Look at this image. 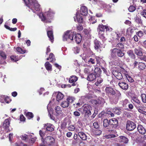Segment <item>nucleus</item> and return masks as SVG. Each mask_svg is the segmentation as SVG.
Instances as JSON below:
<instances>
[{
    "label": "nucleus",
    "instance_id": "obj_31",
    "mask_svg": "<svg viewBox=\"0 0 146 146\" xmlns=\"http://www.w3.org/2000/svg\"><path fill=\"white\" fill-rule=\"evenodd\" d=\"M31 137V135L30 134L28 135L24 134L21 137V138L22 140H25L26 141H28L29 139H30Z\"/></svg>",
    "mask_w": 146,
    "mask_h": 146
},
{
    "label": "nucleus",
    "instance_id": "obj_47",
    "mask_svg": "<svg viewBox=\"0 0 146 146\" xmlns=\"http://www.w3.org/2000/svg\"><path fill=\"white\" fill-rule=\"evenodd\" d=\"M117 54L118 56L120 57H122L123 56L124 54V53L122 51L119 49H118L117 50Z\"/></svg>",
    "mask_w": 146,
    "mask_h": 146
},
{
    "label": "nucleus",
    "instance_id": "obj_60",
    "mask_svg": "<svg viewBox=\"0 0 146 146\" xmlns=\"http://www.w3.org/2000/svg\"><path fill=\"white\" fill-rule=\"evenodd\" d=\"M15 146H27L25 144H24L22 143L19 142L15 143Z\"/></svg>",
    "mask_w": 146,
    "mask_h": 146
},
{
    "label": "nucleus",
    "instance_id": "obj_16",
    "mask_svg": "<svg viewBox=\"0 0 146 146\" xmlns=\"http://www.w3.org/2000/svg\"><path fill=\"white\" fill-rule=\"evenodd\" d=\"M78 80V78L75 76H71L69 78V82L70 83H73L72 86H74L76 85V84L74 83Z\"/></svg>",
    "mask_w": 146,
    "mask_h": 146
},
{
    "label": "nucleus",
    "instance_id": "obj_44",
    "mask_svg": "<svg viewBox=\"0 0 146 146\" xmlns=\"http://www.w3.org/2000/svg\"><path fill=\"white\" fill-rule=\"evenodd\" d=\"M49 58L51 60L50 62H52L55 61V59L52 53H51L49 55Z\"/></svg>",
    "mask_w": 146,
    "mask_h": 146
},
{
    "label": "nucleus",
    "instance_id": "obj_24",
    "mask_svg": "<svg viewBox=\"0 0 146 146\" xmlns=\"http://www.w3.org/2000/svg\"><path fill=\"white\" fill-rule=\"evenodd\" d=\"M74 38L76 43L77 44L80 43L82 40V36L79 34L76 35Z\"/></svg>",
    "mask_w": 146,
    "mask_h": 146
},
{
    "label": "nucleus",
    "instance_id": "obj_1",
    "mask_svg": "<svg viewBox=\"0 0 146 146\" xmlns=\"http://www.w3.org/2000/svg\"><path fill=\"white\" fill-rule=\"evenodd\" d=\"M26 5L29 8L30 12L38 14L40 9V5L36 0H23Z\"/></svg>",
    "mask_w": 146,
    "mask_h": 146
},
{
    "label": "nucleus",
    "instance_id": "obj_7",
    "mask_svg": "<svg viewBox=\"0 0 146 146\" xmlns=\"http://www.w3.org/2000/svg\"><path fill=\"white\" fill-rule=\"evenodd\" d=\"M135 124L132 121H127L126 124V127L128 131H132L136 127Z\"/></svg>",
    "mask_w": 146,
    "mask_h": 146
},
{
    "label": "nucleus",
    "instance_id": "obj_63",
    "mask_svg": "<svg viewBox=\"0 0 146 146\" xmlns=\"http://www.w3.org/2000/svg\"><path fill=\"white\" fill-rule=\"evenodd\" d=\"M122 73L123 77L125 76L126 78L129 75L127 74V72L125 71V70L122 72Z\"/></svg>",
    "mask_w": 146,
    "mask_h": 146
},
{
    "label": "nucleus",
    "instance_id": "obj_3",
    "mask_svg": "<svg viewBox=\"0 0 146 146\" xmlns=\"http://www.w3.org/2000/svg\"><path fill=\"white\" fill-rule=\"evenodd\" d=\"M75 35V32L70 33V31H68L65 33L63 36V41H68L69 40H73L74 36Z\"/></svg>",
    "mask_w": 146,
    "mask_h": 146
},
{
    "label": "nucleus",
    "instance_id": "obj_14",
    "mask_svg": "<svg viewBox=\"0 0 146 146\" xmlns=\"http://www.w3.org/2000/svg\"><path fill=\"white\" fill-rule=\"evenodd\" d=\"M0 56L2 59L0 60V64L5 63L4 60L6 58L7 55L5 53L2 51H0Z\"/></svg>",
    "mask_w": 146,
    "mask_h": 146
},
{
    "label": "nucleus",
    "instance_id": "obj_15",
    "mask_svg": "<svg viewBox=\"0 0 146 146\" xmlns=\"http://www.w3.org/2000/svg\"><path fill=\"white\" fill-rule=\"evenodd\" d=\"M105 92L108 95H113L115 94V90L112 88L110 87H106Z\"/></svg>",
    "mask_w": 146,
    "mask_h": 146
},
{
    "label": "nucleus",
    "instance_id": "obj_26",
    "mask_svg": "<svg viewBox=\"0 0 146 146\" xmlns=\"http://www.w3.org/2000/svg\"><path fill=\"white\" fill-rule=\"evenodd\" d=\"M118 121L117 119L113 118L110 120V125L115 126L116 127L117 125Z\"/></svg>",
    "mask_w": 146,
    "mask_h": 146
},
{
    "label": "nucleus",
    "instance_id": "obj_40",
    "mask_svg": "<svg viewBox=\"0 0 146 146\" xmlns=\"http://www.w3.org/2000/svg\"><path fill=\"white\" fill-rule=\"evenodd\" d=\"M142 101L144 103H146V95L145 94H143L141 95Z\"/></svg>",
    "mask_w": 146,
    "mask_h": 146
},
{
    "label": "nucleus",
    "instance_id": "obj_8",
    "mask_svg": "<svg viewBox=\"0 0 146 146\" xmlns=\"http://www.w3.org/2000/svg\"><path fill=\"white\" fill-rule=\"evenodd\" d=\"M43 128H42V129H46V131H52L54 130V126L51 124L47 123L44 125Z\"/></svg>",
    "mask_w": 146,
    "mask_h": 146
},
{
    "label": "nucleus",
    "instance_id": "obj_46",
    "mask_svg": "<svg viewBox=\"0 0 146 146\" xmlns=\"http://www.w3.org/2000/svg\"><path fill=\"white\" fill-rule=\"evenodd\" d=\"M27 117L29 119H30L33 117V113L30 112H28L26 114Z\"/></svg>",
    "mask_w": 146,
    "mask_h": 146
},
{
    "label": "nucleus",
    "instance_id": "obj_57",
    "mask_svg": "<svg viewBox=\"0 0 146 146\" xmlns=\"http://www.w3.org/2000/svg\"><path fill=\"white\" fill-rule=\"evenodd\" d=\"M141 14L143 17L146 18V10L144 9L143 11L141 13Z\"/></svg>",
    "mask_w": 146,
    "mask_h": 146
},
{
    "label": "nucleus",
    "instance_id": "obj_25",
    "mask_svg": "<svg viewBox=\"0 0 146 146\" xmlns=\"http://www.w3.org/2000/svg\"><path fill=\"white\" fill-rule=\"evenodd\" d=\"M135 53L138 56H141L142 55V49L140 47L135 48L134 50Z\"/></svg>",
    "mask_w": 146,
    "mask_h": 146
},
{
    "label": "nucleus",
    "instance_id": "obj_32",
    "mask_svg": "<svg viewBox=\"0 0 146 146\" xmlns=\"http://www.w3.org/2000/svg\"><path fill=\"white\" fill-rule=\"evenodd\" d=\"M72 50L74 54H77L79 53L80 48L78 46H76L73 48Z\"/></svg>",
    "mask_w": 146,
    "mask_h": 146
},
{
    "label": "nucleus",
    "instance_id": "obj_61",
    "mask_svg": "<svg viewBox=\"0 0 146 146\" xmlns=\"http://www.w3.org/2000/svg\"><path fill=\"white\" fill-rule=\"evenodd\" d=\"M142 104L139 105L138 106H137V109L138 111L139 112V109H140L141 110H143V109L144 108V106H141Z\"/></svg>",
    "mask_w": 146,
    "mask_h": 146
},
{
    "label": "nucleus",
    "instance_id": "obj_37",
    "mask_svg": "<svg viewBox=\"0 0 146 146\" xmlns=\"http://www.w3.org/2000/svg\"><path fill=\"white\" fill-rule=\"evenodd\" d=\"M54 110L56 112L58 115H60L62 113V110H61V108L60 106H57L56 107L54 108Z\"/></svg>",
    "mask_w": 146,
    "mask_h": 146
},
{
    "label": "nucleus",
    "instance_id": "obj_19",
    "mask_svg": "<svg viewBox=\"0 0 146 146\" xmlns=\"http://www.w3.org/2000/svg\"><path fill=\"white\" fill-rule=\"evenodd\" d=\"M80 14L82 15L86 16L88 14V9L87 8L84 6L81 7L80 10Z\"/></svg>",
    "mask_w": 146,
    "mask_h": 146
},
{
    "label": "nucleus",
    "instance_id": "obj_62",
    "mask_svg": "<svg viewBox=\"0 0 146 146\" xmlns=\"http://www.w3.org/2000/svg\"><path fill=\"white\" fill-rule=\"evenodd\" d=\"M128 82H132L134 81L133 80L132 78L129 75L126 78Z\"/></svg>",
    "mask_w": 146,
    "mask_h": 146
},
{
    "label": "nucleus",
    "instance_id": "obj_50",
    "mask_svg": "<svg viewBox=\"0 0 146 146\" xmlns=\"http://www.w3.org/2000/svg\"><path fill=\"white\" fill-rule=\"evenodd\" d=\"M16 50L17 52L21 54H24L25 52V50L22 49L20 47H17L16 49Z\"/></svg>",
    "mask_w": 146,
    "mask_h": 146
},
{
    "label": "nucleus",
    "instance_id": "obj_12",
    "mask_svg": "<svg viewBox=\"0 0 146 146\" xmlns=\"http://www.w3.org/2000/svg\"><path fill=\"white\" fill-rule=\"evenodd\" d=\"M94 42L95 48L96 50L105 47V45L104 44L101 45L100 42L96 40H94Z\"/></svg>",
    "mask_w": 146,
    "mask_h": 146
},
{
    "label": "nucleus",
    "instance_id": "obj_2",
    "mask_svg": "<svg viewBox=\"0 0 146 146\" xmlns=\"http://www.w3.org/2000/svg\"><path fill=\"white\" fill-rule=\"evenodd\" d=\"M54 12L52 10L49 9L48 11L45 12L43 15L42 13H40L38 15L42 21H45L46 22L50 23L51 20L54 17Z\"/></svg>",
    "mask_w": 146,
    "mask_h": 146
},
{
    "label": "nucleus",
    "instance_id": "obj_27",
    "mask_svg": "<svg viewBox=\"0 0 146 146\" xmlns=\"http://www.w3.org/2000/svg\"><path fill=\"white\" fill-rule=\"evenodd\" d=\"M96 78V75L93 73H91L87 77V80L90 81H93Z\"/></svg>",
    "mask_w": 146,
    "mask_h": 146
},
{
    "label": "nucleus",
    "instance_id": "obj_41",
    "mask_svg": "<svg viewBox=\"0 0 146 146\" xmlns=\"http://www.w3.org/2000/svg\"><path fill=\"white\" fill-rule=\"evenodd\" d=\"M75 99L74 97L72 96H69L66 99L67 101L71 103L75 100Z\"/></svg>",
    "mask_w": 146,
    "mask_h": 146
},
{
    "label": "nucleus",
    "instance_id": "obj_56",
    "mask_svg": "<svg viewBox=\"0 0 146 146\" xmlns=\"http://www.w3.org/2000/svg\"><path fill=\"white\" fill-rule=\"evenodd\" d=\"M116 46L120 48L123 49L124 48L123 45L121 43H119L116 45Z\"/></svg>",
    "mask_w": 146,
    "mask_h": 146
},
{
    "label": "nucleus",
    "instance_id": "obj_54",
    "mask_svg": "<svg viewBox=\"0 0 146 146\" xmlns=\"http://www.w3.org/2000/svg\"><path fill=\"white\" fill-rule=\"evenodd\" d=\"M5 102L7 103H9L11 101V100L9 98L8 96H5V99H4Z\"/></svg>",
    "mask_w": 146,
    "mask_h": 146
},
{
    "label": "nucleus",
    "instance_id": "obj_30",
    "mask_svg": "<svg viewBox=\"0 0 146 146\" xmlns=\"http://www.w3.org/2000/svg\"><path fill=\"white\" fill-rule=\"evenodd\" d=\"M119 142H123L124 143H127L128 141L127 138L124 136H120L119 139Z\"/></svg>",
    "mask_w": 146,
    "mask_h": 146
},
{
    "label": "nucleus",
    "instance_id": "obj_6",
    "mask_svg": "<svg viewBox=\"0 0 146 146\" xmlns=\"http://www.w3.org/2000/svg\"><path fill=\"white\" fill-rule=\"evenodd\" d=\"M82 15L79 12H77L76 16L74 17V21H77L80 23H82L84 20Z\"/></svg>",
    "mask_w": 146,
    "mask_h": 146
},
{
    "label": "nucleus",
    "instance_id": "obj_39",
    "mask_svg": "<svg viewBox=\"0 0 146 146\" xmlns=\"http://www.w3.org/2000/svg\"><path fill=\"white\" fill-rule=\"evenodd\" d=\"M110 125V120L108 121L107 119H105L103 121V126L104 127H107Z\"/></svg>",
    "mask_w": 146,
    "mask_h": 146
},
{
    "label": "nucleus",
    "instance_id": "obj_33",
    "mask_svg": "<svg viewBox=\"0 0 146 146\" xmlns=\"http://www.w3.org/2000/svg\"><path fill=\"white\" fill-rule=\"evenodd\" d=\"M127 53L128 56L131 58L132 59H135V55L133 53V51L132 50H129L127 52Z\"/></svg>",
    "mask_w": 146,
    "mask_h": 146
},
{
    "label": "nucleus",
    "instance_id": "obj_4",
    "mask_svg": "<svg viewBox=\"0 0 146 146\" xmlns=\"http://www.w3.org/2000/svg\"><path fill=\"white\" fill-rule=\"evenodd\" d=\"M82 109L85 113V117L86 118L88 117L91 115L92 108L90 105L85 104L82 107Z\"/></svg>",
    "mask_w": 146,
    "mask_h": 146
},
{
    "label": "nucleus",
    "instance_id": "obj_29",
    "mask_svg": "<svg viewBox=\"0 0 146 146\" xmlns=\"http://www.w3.org/2000/svg\"><path fill=\"white\" fill-rule=\"evenodd\" d=\"M64 97L63 94L61 92H58L56 96V100L58 101L62 99Z\"/></svg>",
    "mask_w": 146,
    "mask_h": 146
},
{
    "label": "nucleus",
    "instance_id": "obj_64",
    "mask_svg": "<svg viewBox=\"0 0 146 146\" xmlns=\"http://www.w3.org/2000/svg\"><path fill=\"white\" fill-rule=\"evenodd\" d=\"M94 19V18L92 17L91 16L90 17V18L89 19V20L90 21V23H92V24H94L96 22V20H95L94 21H92L93 19Z\"/></svg>",
    "mask_w": 146,
    "mask_h": 146
},
{
    "label": "nucleus",
    "instance_id": "obj_42",
    "mask_svg": "<svg viewBox=\"0 0 146 146\" xmlns=\"http://www.w3.org/2000/svg\"><path fill=\"white\" fill-rule=\"evenodd\" d=\"M102 131L99 129H96L93 132V134L95 135H100L102 133Z\"/></svg>",
    "mask_w": 146,
    "mask_h": 146
},
{
    "label": "nucleus",
    "instance_id": "obj_53",
    "mask_svg": "<svg viewBox=\"0 0 146 146\" xmlns=\"http://www.w3.org/2000/svg\"><path fill=\"white\" fill-rule=\"evenodd\" d=\"M136 9L135 6L131 5L128 8V10L129 11L133 12Z\"/></svg>",
    "mask_w": 146,
    "mask_h": 146
},
{
    "label": "nucleus",
    "instance_id": "obj_52",
    "mask_svg": "<svg viewBox=\"0 0 146 146\" xmlns=\"http://www.w3.org/2000/svg\"><path fill=\"white\" fill-rule=\"evenodd\" d=\"M103 79L100 77H98V79L97 81L96 82L95 84L96 86H98L99 84L101 83Z\"/></svg>",
    "mask_w": 146,
    "mask_h": 146
},
{
    "label": "nucleus",
    "instance_id": "obj_28",
    "mask_svg": "<svg viewBox=\"0 0 146 146\" xmlns=\"http://www.w3.org/2000/svg\"><path fill=\"white\" fill-rule=\"evenodd\" d=\"M44 65L47 71H51L52 70V65L49 62H46L45 63Z\"/></svg>",
    "mask_w": 146,
    "mask_h": 146
},
{
    "label": "nucleus",
    "instance_id": "obj_13",
    "mask_svg": "<svg viewBox=\"0 0 146 146\" xmlns=\"http://www.w3.org/2000/svg\"><path fill=\"white\" fill-rule=\"evenodd\" d=\"M105 29H106V31H111L112 30L111 28L108 27V26L100 25L99 26L98 28V31H104Z\"/></svg>",
    "mask_w": 146,
    "mask_h": 146
},
{
    "label": "nucleus",
    "instance_id": "obj_43",
    "mask_svg": "<svg viewBox=\"0 0 146 146\" xmlns=\"http://www.w3.org/2000/svg\"><path fill=\"white\" fill-rule=\"evenodd\" d=\"M80 56L82 57V59L84 60L85 62H87L88 61L87 58L88 57L85 54H83L81 55Z\"/></svg>",
    "mask_w": 146,
    "mask_h": 146
},
{
    "label": "nucleus",
    "instance_id": "obj_18",
    "mask_svg": "<svg viewBox=\"0 0 146 146\" xmlns=\"http://www.w3.org/2000/svg\"><path fill=\"white\" fill-rule=\"evenodd\" d=\"M118 85L121 89L125 90H127L128 88V85L125 82H119L118 83Z\"/></svg>",
    "mask_w": 146,
    "mask_h": 146
},
{
    "label": "nucleus",
    "instance_id": "obj_45",
    "mask_svg": "<svg viewBox=\"0 0 146 146\" xmlns=\"http://www.w3.org/2000/svg\"><path fill=\"white\" fill-rule=\"evenodd\" d=\"M145 65L144 63L139 62V68L140 70H143L145 68Z\"/></svg>",
    "mask_w": 146,
    "mask_h": 146
},
{
    "label": "nucleus",
    "instance_id": "obj_59",
    "mask_svg": "<svg viewBox=\"0 0 146 146\" xmlns=\"http://www.w3.org/2000/svg\"><path fill=\"white\" fill-rule=\"evenodd\" d=\"M5 96L4 95H1L0 98V102L1 103H4L5 102Z\"/></svg>",
    "mask_w": 146,
    "mask_h": 146
},
{
    "label": "nucleus",
    "instance_id": "obj_5",
    "mask_svg": "<svg viewBox=\"0 0 146 146\" xmlns=\"http://www.w3.org/2000/svg\"><path fill=\"white\" fill-rule=\"evenodd\" d=\"M54 141V139L53 137L51 136H48L45 138L44 140H43L42 143L40 145V146H46L44 145L45 143L50 145L51 143H53Z\"/></svg>",
    "mask_w": 146,
    "mask_h": 146
},
{
    "label": "nucleus",
    "instance_id": "obj_21",
    "mask_svg": "<svg viewBox=\"0 0 146 146\" xmlns=\"http://www.w3.org/2000/svg\"><path fill=\"white\" fill-rule=\"evenodd\" d=\"M11 120L9 119H5L4 121L3 126L4 128L7 129L9 126Z\"/></svg>",
    "mask_w": 146,
    "mask_h": 146
},
{
    "label": "nucleus",
    "instance_id": "obj_17",
    "mask_svg": "<svg viewBox=\"0 0 146 146\" xmlns=\"http://www.w3.org/2000/svg\"><path fill=\"white\" fill-rule=\"evenodd\" d=\"M104 101V99L102 98L101 100H92L90 101V102L91 104L94 105H96L97 106H98L100 104L102 103V102Z\"/></svg>",
    "mask_w": 146,
    "mask_h": 146
},
{
    "label": "nucleus",
    "instance_id": "obj_58",
    "mask_svg": "<svg viewBox=\"0 0 146 146\" xmlns=\"http://www.w3.org/2000/svg\"><path fill=\"white\" fill-rule=\"evenodd\" d=\"M98 113V110L96 109L94 110V113L92 115L91 117H92L93 118H94Z\"/></svg>",
    "mask_w": 146,
    "mask_h": 146
},
{
    "label": "nucleus",
    "instance_id": "obj_10",
    "mask_svg": "<svg viewBox=\"0 0 146 146\" xmlns=\"http://www.w3.org/2000/svg\"><path fill=\"white\" fill-rule=\"evenodd\" d=\"M112 74L117 79L119 80L123 78L122 73L116 70L112 71Z\"/></svg>",
    "mask_w": 146,
    "mask_h": 146
},
{
    "label": "nucleus",
    "instance_id": "obj_9",
    "mask_svg": "<svg viewBox=\"0 0 146 146\" xmlns=\"http://www.w3.org/2000/svg\"><path fill=\"white\" fill-rule=\"evenodd\" d=\"M121 95V94L119 92H117L115 95L111 99L110 101L111 103L116 104L120 97Z\"/></svg>",
    "mask_w": 146,
    "mask_h": 146
},
{
    "label": "nucleus",
    "instance_id": "obj_23",
    "mask_svg": "<svg viewBox=\"0 0 146 146\" xmlns=\"http://www.w3.org/2000/svg\"><path fill=\"white\" fill-rule=\"evenodd\" d=\"M137 129L139 132L142 134H144L146 132V130L144 127L141 125H139L137 127Z\"/></svg>",
    "mask_w": 146,
    "mask_h": 146
},
{
    "label": "nucleus",
    "instance_id": "obj_11",
    "mask_svg": "<svg viewBox=\"0 0 146 146\" xmlns=\"http://www.w3.org/2000/svg\"><path fill=\"white\" fill-rule=\"evenodd\" d=\"M52 29V27H49V29H47V34L50 40L52 42L53 41L54 37Z\"/></svg>",
    "mask_w": 146,
    "mask_h": 146
},
{
    "label": "nucleus",
    "instance_id": "obj_55",
    "mask_svg": "<svg viewBox=\"0 0 146 146\" xmlns=\"http://www.w3.org/2000/svg\"><path fill=\"white\" fill-rule=\"evenodd\" d=\"M36 138L32 137V136L31 135V137L30 138V139H29L28 141H29L31 143H33L35 141Z\"/></svg>",
    "mask_w": 146,
    "mask_h": 146
},
{
    "label": "nucleus",
    "instance_id": "obj_36",
    "mask_svg": "<svg viewBox=\"0 0 146 146\" xmlns=\"http://www.w3.org/2000/svg\"><path fill=\"white\" fill-rule=\"evenodd\" d=\"M61 105L62 107L65 108L68 107L69 105V104L66 100L62 102L61 103Z\"/></svg>",
    "mask_w": 146,
    "mask_h": 146
},
{
    "label": "nucleus",
    "instance_id": "obj_51",
    "mask_svg": "<svg viewBox=\"0 0 146 146\" xmlns=\"http://www.w3.org/2000/svg\"><path fill=\"white\" fill-rule=\"evenodd\" d=\"M94 71L96 74L99 75L101 72V69L99 68H96Z\"/></svg>",
    "mask_w": 146,
    "mask_h": 146
},
{
    "label": "nucleus",
    "instance_id": "obj_22",
    "mask_svg": "<svg viewBox=\"0 0 146 146\" xmlns=\"http://www.w3.org/2000/svg\"><path fill=\"white\" fill-rule=\"evenodd\" d=\"M78 134L80 138L83 140H86L87 139L86 134L82 131L79 132Z\"/></svg>",
    "mask_w": 146,
    "mask_h": 146
},
{
    "label": "nucleus",
    "instance_id": "obj_48",
    "mask_svg": "<svg viewBox=\"0 0 146 146\" xmlns=\"http://www.w3.org/2000/svg\"><path fill=\"white\" fill-rule=\"evenodd\" d=\"M132 100L134 102H135L138 105L142 104L141 103L140 101L136 98H133Z\"/></svg>",
    "mask_w": 146,
    "mask_h": 146
},
{
    "label": "nucleus",
    "instance_id": "obj_38",
    "mask_svg": "<svg viewBox=\"0 0 146 146\" xmlns=\"http://www.w3.org/2000/svg\"><path fill=\"white\" fill-rule=\"evenodd\" d=\"M46 132H43L42 130H40L39 131V134L40 137H41V141H43L44 140L43 137H44L45 135Z\"/></svg>",
    "mask_w": 146,
    "mask_h": 146
},
{
    "label": "nucleus",
    "instance_id": "obj_34",
    "mask_svg": "<svg viewBox=\"0 0 146 146\" xmlns=\"http://www.w3.org/2000/svg\"><path fill=\"white\" fill-rule=\"evenodd\" d=\"M117 50H118V49L116 48H114L111 50V56L113 58H115L116 56Z\"/></svg>",
    "mask_w": 146,
    "mask_h": 146
},
{
    "label": "nucleus",
    "instance_id": "obj_49",
    "mask_svg": "<svg viewBox=\"0 0 146 146\" xmlns=\"http://www.w3.org/2000/svg\"><path fill=\"white\" fill-rule=\"evenodd\" d=\"M11 58L12 60L14 62L17 61L19 59L18 58V57L13 55L11 56Z\"/></svg>",
    "mask_w": 146,
    "mask_h": 146
},
{
    "label": "nucleus",
    "instance_id": "obj_35",
    "mask_svg": "<svg viewBox=\"0 0 146 146\" xmlns=\"http://www.w3.org/2000/svg\"><path fill=\"white\" fill-rule=\"evenodd\" d=\"M88 61L89 63L92 64H94L96 62L97 64H98L99 65H100V62H99L98 60H96L95 59L91 58L89 60H88Z\"/></svg>",
    "mask_w": 146,
    "mask_h": 146
},
{
    "label": "nucleus",
    "instance_id": "obj_20",
    "mask_svg": "<svg viewBox=\"0 0 146 146\" xmlns=\"http://www.w3.org/2000/svg\"><path fill=\"white\" fill-rule=\"evenodd\" d=\"M84 66L85 67L84 70V72L85 74H88L92 70V68L90 66L86 64L84 65Z\"/></svg>",
    "mask_w": 146,
    "mask_h": 146
}]
</instances>
